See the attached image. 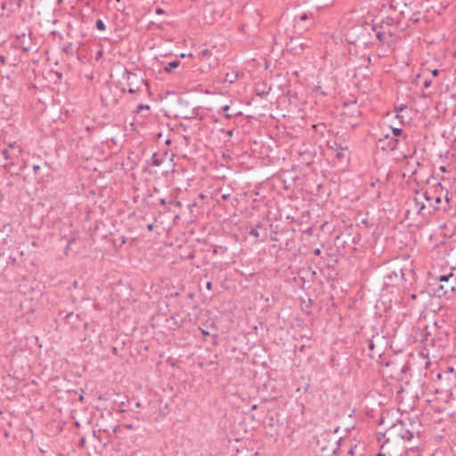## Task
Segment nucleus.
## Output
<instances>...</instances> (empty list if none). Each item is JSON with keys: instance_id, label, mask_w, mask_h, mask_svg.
<instances>
[{"instance_id": "1", "label": "nucleus", "mask_w": 456, "mask_h": 456, "mask_svg": "<svg viewBox=\"0 0 456 456\" xmlns=\"http://www.w3.org/2000/svg\"><path fill=\"white\" fill-rule=\"evenodd\" d=\"M449 331L436 326V322L433 326H426L425 330L420 334V341L423 343L424 347L428 349L429 346L444 347Z\"/></svg>"}, {"instance_id": "2", "label": "nucleus", "mask_w": 456, "mask_h": 456, "mask_svg": "<svg viewBox=\"0 0 456 456\" xmlns=\"http://www.w3.org/2000/svg\"><path fill=\"white\" fill-rule=\"evenodd\" d=\"M433 285V292L439 297L450 298L456 289V275L450 272L436 278Z\"/></svg>"}, {"instance_id": "3", "label": "nucleus", "mask_w": 456, "mask_h": 456, "mask_svg": "<svg viewBox=\"0 0 456 456\" xmlns=\"http://www.w3.org/2000/svg\"><path fill=\"white\" fill-rule=\"evenodd\" d=\"M414 424L411 423V428H407L406 424L403 421H399L392 425L387 431L383 434V438L387 439V443H389L390 440H404V441H411L414 437V435L417 431L414 429Z\"/></svg>"}, {"instance_id": "4", "label": "nucleus", "mask_w": 456, "mask_h": 456, "mask_svg": "<svg viewBox=\"0 0 456 456\" xmlns=\"http://www.w3.org/2000/svg\"><path fill=\"white\" fill-rule=\"evenodd\" d=\"M123 78L126 80V84L128 86L127 92L131 94H134L136 92L149 90L148 83L138 73L125 69L123 73Z\"/></svg>"}, {"instance_id": "5", "label": "nucleus", "mask_w": 456, "mask_h": 456, "mask_svg": "<svg viewBox=\"0 0 456 456\" xmlns=\"http://www.w3.org/2000/svg\"><path fill=\"white\" fill-rule=\"evenodd\" d=\"M21 153L22 149L17 142L10 143L8 149L2 151L3 156L7 160V162L3 165V167L12 175L11 167L18 164Z\"/></svg>"}, {"instance_id": "6", "label": "nucleus", "mask_w": 456, "mask_h": 456, "mask_svg": "<svg viewBox=\"0 0 456 456\" xmlns=\"http://www.w3.org/2000/svg\"><path fill=\"white\" fill-rule=\"evenodd\" d=\"M398 21L390 16H387L382 18L379 22L374 25L384 32L385 35L390 39L393 40V37L395 36L397 31Z\"/></svg>"}, {"instance_id": "7", "label": "nucleus", "mask_w": 456, "mask_h": 456, "mask_svg": "<svg viewBox=\"0 0 456 456\" xmlns=\"http://www.w3.org/2000/svg\"><path fill=\"white\" fill-rule=\"evenodd\" d=\"M404 280V272L403 267H395L393 270L387 268V273L385 276V284L387 286L398 285Z\"/></svg>"}, {"instance_id": "8", "label": "nucleus", "mask_w": 456, "mask_h": 456, "mask_svg": "<svg viewBox=\"0 0 456 456\" xmlns=\"http://www.w3.org/2000/svg\"><path fill=\"white\" fill-rule=\"evenodd\" d=\"M85 243L77 232L71 233L69 239L67 241L64 253L69 254H78L79 248L84 247Z\"/></svg>"}, {"instance_id": "9", "label": "nucleus", "mask_w": 456, "mask_h": 456, "mask_svg": "<svg viewBox=\"0 0 456 456\" xmlns=\"http://www.w3.org/2000/svg\"><path fill=\"white\" fill-rule=\"evenodd\" d=\"M399 139L391 137L387 134L383 139H379V145L382 151H393L397 148Z\"/></svg>"}, {"instance_id": "10", "label": "nucleus", "mask_w": 456, "mask_h": 456, "mask_svg": "<svg viewBox=\"0 0 456 456\" xmlns=\"http://www.w3.org/2000/svg\"><path fill=\"white\" fill-rule=\"evenodd\" d=\"M248 234L254 237L256 240H265L267 237V229L262 223H257L255 226L249 227Z\"/></svg>"}, {"instance_id": "11", "label": "nucleus", "mask_w": 456, "mask_h": 456, "mask_svg": "<svg viewBox=\"0 0 456 456\" xmlns=\"http://www.w3.org/2000/svg\"><path fill=\"white\" fill-rule=\"evenodd\" d=\"M30 38H27L25 34L17 36L15 46L21 48L23 52L28 53L30 50Z\"/></svg>"}, {"instance_id": "12", "label": "nucleus", "mask_w": 456, "mask_h": 456, "mask_svg": "<svg viewBox=\"0 0 456 456\" xmlns=\"http://www.w3.org/2000/svg\"><path fill=\"white\" fill-rule=\"evenodd\" d=\"M371 29L375 32V37L381 45H391L393 40H390L387 35L379 29L375 25H371Z\"/></svg>"}, {"instance_id": "13", "label": "nucleus", "mask_w": 456, "mask_h": 456, "mask_svg": "<svg viewBox=\"0 0 456 456\" xmlns=\"http://www.w3.org/2000/svg\"><path fill=\"white\" fill-rule=\"evenodd\" d=\"M61 50L65 54L75 57L77 56L78 53V45L69 42L63 45Z\"/></svg>"}, {"instance_id": "14", "label": "nucleus", "mask_w": 456, "mask_h": 456, "mask_svg": "<svg viewBox=\"0 0 456 456\" xmlns=\"http://www.w3.org/2000/svg\"><path fill=\"white\" fill-rule=\"evenodd\" d=\"M328 146H329V148H330V149H331V150H333V151H337V158H338V159H342L344 158V156H345V155H344V150H345L346 148H344V147L341 145V143H339V142H336V141H332V142H331V141H329V142H328Z\"/></svg>"}, {"instance_id": "15", "label": "nucleus", "mask_w": 456, "mask_h": 456, "mask_svg": "<svg viewBox=\"0 0 456 456\" xmlns=\"http://www.w3.org/2000/svg\"><path fill=\"white\" fill-rule=\"evenodd\" d=\"M356 220H357V226H359L361 228L369 229L373 226V223H371L367 216H359Z\"/></svg>"}, {"instance_id": "16", "label": "nucleus", "mask_w": 456, "mask_h": 456, "mask_svg": "<svg viewBox=\"0 0 456 456\" xmlns=\"http://www.w3.org/2000/svg\"><path fill=\"white\" fill-rule=\"evenodd\" d=\"M426 18L425 15H422L420 12H413L411 17L409 18V20L412 23H419L422 20H424Z\"/></svg>"}, {"instance_id": "17", "label": "nucleus", "mask_w": 456, "mask_h": 456, "mask_svg": "<svg viewBox=\"0 0 456 456\" xmlns=\"http://www.w3.org/2000/svg\"><path fill=\"white\" fill-rule=\"evenodd\" d=\"M229 110H230L229 105H225V106L222 107V113H223L224 117L228 119L231 118L232 117H235V116H238L240 114V112L230 113Z\"/></svg>"}, {"instance_id": "18", "label": "nucleus", "mask_w": 456, "mask_h": 456, "mask_svg": "<svg viewBox=\"0 0 456 456\" xmlns=\"http://www.w3.org/2000/svg\"><path fill=\"white\" fill-rule=\"evenodd\" d=\"M180 61H172L170 62H168L165 68H164V70L166 72H171L173 69H176L177 67H179L180 65Z\"/></svg>"}, {"instance_id": "19", "label": "nucleus", "mask_w": 456, "mask_h": 456, "mask_svg": "<svg viewBox=\"0 0 456 456\" xmlns=\"http://www.w3.org/2000/svg\"><path fill=\"white\" fill-rule=\"evenodd\" d=\"M414 209L420 214L421 211L425 208V205L423 202L419 201L418 198L413 199Z\"/></svg>"}, {"instance_id": "20", "label": "nucleus", "mask_w": 456, "mask_h": 456, "mask_svg": "<svg viewBox=\"0 0 456 456\" xmlns=\"http://www.w3.org/2000/svg\"><path fill=\"white\" fill-rule=\"evenodd\" d=\"M126 243V239L124 236H118L113 239V244L116 248H121Z\"/></svg>"}, {"instance_id": "21", "label": "nucleus", "mask_w": 456, "mask_h": 456, "mask_svg": "<svg viewBox=\"0 0 456 456\" xmlns=\"http://www.w3.org/2000/svg\"><path fill=\"white\" fill-rule=\"evenodd\" d=\"M417 295H418V297H419V298H421L422 300H426V299H428V298L430 297L431 293H430V292H428V291H426V290H424V289H421V290H419V291L417 293Z\"/></svg>"}, {"instance_id": "22", "label": "nucleus", "mask_w": 456, "mask_h": 456, "mask_svg": "<svg viewBox=\"0 0 456 456\" xmlns=\"http://www.w3.org/2000/svg\"><path fill=\"white\" fill-rule=\"evenodd\" d=\"M388 444L389 443H387V439H385L384 443L381 445V451L377 454V456H387V453L391 456V454L389 453V451L385 452V450L387 447Z\"/></svg>"}, {"instance_id": "23", "label": "nucleus", "mask_w": 456, "mask_h": 456, "mask_svg": "<svg viewBox=\"0 0 456 456\" xmlns=\"http://www.w3.org/2000/svg\"><path fill=\"white\" fill-rule=\"evenodd\" d=\"M150 164L154 166L161 165V160L158 158V154L156 152L152 154Z\"/></svg>"}, {"instance_id": "24", "label": "nucleus", "mask_w": 456, "mask_h": 456, "mask_svg": "<svg viewBox=\"0 0 456 456\" xmlns=\"http://www.w3.org/2000/svg\"><path fill=\"white\" fill-rule=\"evenodd\" d=\"M238 77V75L235 73H227L225 80L229 83H233Z\"/></svg>"}, {"instance_id": "25", "label": "nucleus", "mask_w": 456, "mask_h": 456, "mask_svg": "<svg viewBox=\"0 0 456 456\" xmlns=\"http://www.w3.org/2000/svg\"><path fill=\"white\" fill-rule=\"evenodd\" d=\"M95 28L98 30H105L106 27L102 20L98 19L95 22Z\"/></svg>"}, {"instance_id": "26", "label": "nucleus", "mask_w": 456, "mask_h": 456, "mask_svg": "<svg viewBox=\"0 0 456 456\" xmlns=\"http://www.w3.org/2000/svg\"><path fill=\"white\" fill-rule=\"evenodd\" d=\"M211 55V52L208 49H203L199 53V58L208 57Z\"/></svg>"}, {"instance_id": "27", "label": "nucleus", "mask_w": 456, "mask_h": 456, "mask_svg": "<svg viewBox=\"0 0 456 456\" xmlns=\"http://www.w3.org/2000/svg\"><path fill=\"white\" fill-rule=\"evenodd\" d=\"M150 110V106L147 105V104H139L137 107H136V110H135V112L136 113H139L141 110Z\"/></svg>"}, {"instance_id": "28", "label": "nucleus", "mask_w": 456, "mask_h": 456, "mask_svg": "<svg viewBox=\"0 0 456 456\" xmlns=\"http://www.w3.org/2000/svg\"><path fill=\"white\" fill-rule=\"evenodd\" d=\"M403 133V129L402 128H392V134H393V136L394 138H395L396 136H399L401 135Z\"/></svg>"}, {"instance_id": "29", "label": "nucleus", "mask_w": 456, "mask_h": 456, "mask_svg": "<svg viewBox=\"0 0 456 456\" xmlns=\"http://www.w3.org/2000/svg\"><path fill=\"white\" fill-rule=\"evenodd\" d=\"M441 202H442V199H441V197H438V196H437V197H436V198H435V205H432L433 208H434V209H436H436H439V208H440L439 204H440Z\"/></svg>"}, {"instance_id": "30", "label": "nucleus", "mask_w": 456, "mask_h": 456, "mask_svg": "<svg viewBox=\"0 0 456 456\" xmlns=\"http://www.w3.org/2000/svg\"><path fill=\"white\" fill-rule=\"evenodd\" d=\"M424 199L426 200H428V201H431L434 199V197L431 196L428 192H425L424 193Z\"/></svg>"}, {"instance_id": "31", "label": "nucleus", "mask_w": 456, "mask_h": 456, "mask_svg": "<svg viewBox=\"0 0 456 456\" xmlns=\"http://www.w3.org/2000/svg\"><path fill=\"white\" fill-rule=\"evenodd\" d=\"M405 6H411L413 4V0H403Z\"/></svg>"}, {"instance_id": "32", "label": "nucleus", "mask_w": 456, "mask_h": 456, "mask_svg": "<svg viewBox=\"0 0 456 456\" xmlns=\"http://www.w3.org/2000/svg\"><path fill=\"white\" fill-rule=\"evenodd\" d=\"M308 19V16L306 13H303L299 16L300 20H306Z\"/></svg>"}, {"instance_id": "33", "label": "nucleus", "mask_w": 456, "mask_h": 456, "mask_svg": "<svg viewBox=\"0 0 456 456\" xmlns=\"http://www.w3.org/2000/svg\"><path fill=\"white\" fill-rule=\"evenodd\" d=\"M0 62H1L2 64H5V63H6V58H5V56H4V55H0Z\"/></svg>"}, {"instance_id": "34", "label": "nucleus", "mask_w": 456, "mask_h": 456, "mask_svg": "<svg viewBox=\"0 0 456 456\" xmlns=\"http://www.w3.org/2000/svg\"><path fill=\"white\" fill-rule=\"evenodd\" d=\"M33 170H34L35 173H37L40 170V166L39 165H34L33 166Z\"/></svg>"}, {"instance_id": "35", "label": "nucleus", "mask_w": 456, "mask_h": 456, "mask_svg": "<svg viewBox=\"0 0 456 456\" xmlns=\"http://www.w3.org/2000/svg\"><path fill=\"white\" fill-rule=\"evenodd\" d=\"M164 12H165V11L162 8H157L156 9V13L157 14H163Z\"/></svg>"}, {"instance_id": "36", "label": "nucleus", "mask_w": 456, "mask_h": 456, "mask_svg": "<svg viewBox=\"0 0 456 456\" xmlns=\"http://www.w3.org/2000/svg\"><path fill=\"white\" fill-rule=\"evenodd\" d=\"M206 288H207V289L211 290L212 289V282L208 281L206 284Z\"/></svg>"}, {"instance_id": "37", "label": "nucleus", "mask_w": 456, "mask_h": 456, "mask_svg": "<svg viewBox=\"0 0 456 456\" xmlns=\"http://www.w3.org/2000/svg\"><path fill=\"white\" fill-rule=\"evenodd\" d=\"M410 297L412 300H417L419 298L417 293H412Z\"/></svg>"}, {"instance_id": "38", "label": "nucleus", "mask_w": 456, "mask_h": 456, "mask_svg": "<svg viewBox=\"0 0 456 456\" xmlns=\"http://www.w3.org/2000/svg\"><path fill=\"white\" fill-rule=\"evenodd\" d=\"M180 56H181V58H184V57H187V56H188V57H192L193 55H192V53H189V54L181 53V55H180Z\"/></svg>"}, {"instance_id": "39", "label": "nucleus", "mask_w": 456, "mask_h": 456, "mask_svg": "<svg viewBox=\"0 0 456 456\" xmlns=\"http://www.w3.org/2000/svg\"><path fill=\"white\" fill-rule=\"evenodd\" d=\"M124 405H125V403H124V402L120 403V404H119V406H120V411H121V412L126 411V410H125V409H123Z\"/></svg>"}, {"instance_id": "40", "label": "nucleus", "mask_w": 456, "mask_h": 456, "mask_svg": "<svg viewBox=\"0 0 456 456\" xmlns=\"http://www.w3.org/2000/svg\"><path fill=\"white\" fill-rule=\"evenodd\" d=\"M438 74H439V70L438 69L432 70V75L433 76L436 77V76H438Z\"/></svg>"}, {"instance_id": "41", "label": "nucleus", "mask_w": 456, "mask_h": 456, "mask_svg": "<svg viewBox=\"0 0 456 456\" xmlns=\"http://www.w3.org/2000/svg\"><path fill=\"white\" fill-rule=\"evenodd\" d=\"M153 227H154V224H149L147 225V229H148L149 231H152V230H153Z\"/></svg>"}, {"instance_id": "42", "label": "nucleus", "mask_w": 456, "mask_h": 456, "mask_svg": "<svg viewBox=\"0 0 456 456\" xmlns=\"http://www.w3.org/2000/svg\"><path fill=\"white\" fill-rule=\"evenodd\" d=\"M159 203H160V205L165 206V205L167 204V201H166V200H165V199H161V200H159Z\"/></svg>"}, {"instance_id": "43", "label": "nucleus", "mask_w": 456, "mask_h": 456, "mask_svg": "<svg viewBox=\"0 0 456 456\" xmlns=\"http://www.w3.org/2000/svg\"><path fill=\"white\" fill-rule=\"evenodd\" d=\"M430 84H431V82H430V81L426 80V81L424 82V86H425V87H428V86H430Z\"/></svg>"}, {"instance_id": "44", "label": "nucleus", "mask_w": 456, "mask_h": 456, "mask_svg": "<svg viewBox=\"0 0 456 456\" xmlns=\"http://www.w3.org/2000/svg\"><path fill=\"white\" fill-rule=\"evenodd\" d=\"M17 1V6L18 8H20L21 6V3L23 2V0H16Z\"/></svg>"}, {"instance_id": "45", "label": "nucleus", "mask_w": 456, "mask_h": 456, "mask_svg": "<svg viewBox=\"0 0 456 456\" xmlns=\"http://www.w3.org/2000/svg\"><path fill=\"white\" fill-rule=\"evenodd\" d=\"M314 255H320L321 254V249L320 248H316V249H314Z\"/></svg>"}, {"instance_id": "46", "label": "nucleus", "mask_w": 456, "mask_h": 456, "mask_svg": "<svg viewBox=\"0 0 456 456\" xmlns=\"http://www.w3.org/2000/svg\"><path fill=\"white\" fill-rule=\"evenodd\" d=\"M354 449L353 447H351L350 450H349V453L350 454H354Z\"/></svg>"}, {"instance_id": "47", "label": "nucleus", "mask_w": 456, "mask_h": 456, "mask_svg": "<svg viewBox=\"0 0 456 456\" xmlns=\"http://www.w3.org/2000/svg\"><path fill=\"white\" fill-rule=\"evenodd\" d=\"M102 55V51L98 52V53H97V59H98V58H100Z\"/></svg>"}, {"instance_id": "48", "label": "nucleus", "mask_w": 456, "mask_h": 456, "mask_svg": "<svg viewBox=\"0 0 456 456\" xmlns=\"http://www.w3.org/2000/svg\"><path fill=\"white\" fill-rule=\"evenodd\" d=\"M222 198H223L224 200H227V199L229 198V195H228V194H227V195L224 194V195L222 196Z\"/></svg>"}, {"instance_id": "49", "label": "nucleus", "mask_w": 456, "mask_h": 456, "mask_svg": "<svg viewBox=\"0 0 456 456\" xmlns=\"http://www.w3.org/2000/svg\"><path fill=\"white\" fill-rule=\"evenodd\" d=\"M135 406H136V407H141V406H142V404H141V403H140V402H137V403H135Z\"/></svg>"}, {"instance_id": "50", "label": "nucleus", "mask_w": 456, "mask_h": 456, "mask_svg": "<svg viewBox=\"0 0 456 456\" xmlns=\"http://www.w3.org/2000/svg\"><path fill=\"white\" fill-rule=\"evenodd\" d=\"M440 170H441V171H443V172H445V171H446V169H445V167H440Z\"/></svg>"}, {"instance_id": "51", "label": "nucleus", "mask_w": 456, "mask_h": 456, "mask_svg": "<svg viewBox=\"0 0 456 456\" xmlns=\"http://www.w3.org/2000/svg\"><path fill=\"white\" fill-rule=\"evenodd\" d=\"M202 333H203L204 335H208V331H205V330H202Z\"/></svg>"}, {"instance_id": "52", "label": "nucleus", "mask_w": 456, "mask_h": 456, "mask_svg": "<svg viewBox=\"0 0 456 456\" xmlns=\"http://www.w3.org/2000/svg\"><path fill=\"white\" fill-rule=\"evenodd\" d=\"M374 347V345L372 343L370 344V348L372 349Z\"/></svg>"}, {"instance_id": "53", "label": "nucleus", "mask_w": 456, "mask_h": 456, "mask_svg": "<svg viewBox=\"0 0 456 456\" xmlns=\"http://www.w3.org/2000/svg\"><path fill=\"white\" fill-rule=\"evenodd\" d=\"M445 200H446L447 202H448V200H449L448 194H446V196H445Z\"/></svg>"}, {"instance_id": "54", "label": "nucleus", "mask_w": 456, "mask_h": 456, "mask_svg": "<svg viewBox=\"0 0 456 456\" xmlns=\"http://www.w3.org/2000/svg\"><path fill=\"white\" fill-rule=\"evenodd\" d=\"M228 134H229V135H232V131H229V132H228Z\"/></svg>"}, {"instance_id": "55", "label": "nucleus", "mask_w": 456, "mask_h": 456, "mask_svg": "<svg viewBox=\"0 0 456 456\" xmlns=\"http://www.w3.org/2000/svg\"><path fill=\"white\" fill-rule=\"evenodd\" d=\"M0 200H2V193L0 192Z\"/></svg>"}]
</instances>
